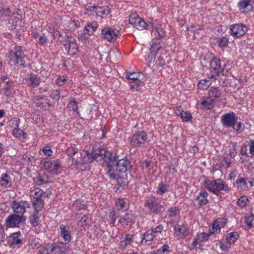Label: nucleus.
Returning a JSON list of instances; mask_svg holds the SVG:
<instances>
[{"instance_id":"nucleus-64","label":"nucleus","mask_w":254,"mask_h":254,"mask_svg":"<svg viewBox=\"0 0 254 254\" xmlns=\"http://www.w3.org/2000/svg\"><path fill=\"white\" fill-rule=\"evenodd\" d=\"M19 120L16 118H12L10 121V125L11 127H19Z\"/></svg>"},{"instance_id":"nucleus-62","label":"nucleus","mask_w":254,"mask_h":254,"mask_svg":"<svg viewBox=\"0 0 254 254\" xmlns=\"http://www.w3.org/2000/svg\"><path fill=\"white\" fill-rule=\"evenodd\" d=\"M44 176H38L35 180V183L39 186H40L42 184L47 183L48 181H46L44 178Z\"/></svg>"},{"instance_id":"nucleus-11","label":"nucleus","mask_w":254,"mask_h":254,"mask_svg":"<svg viewBox=\"0 0 254 254\" xmlns=\"http://www.w3.org/2000/svg\"><path fill=\"white\" fill-rule=\"evenodd\" d=\"M129 22L134 27L139 30L145 29L147 24L135 13H131L129 17Z\"/></svg>"},{"instance_id":"nucleus-36","label":"nucleus","mask_w":254,"mask_h":254,"mask_svg":"<svg viewBox=\"0 0 254 254\" xmlns=\"http://www.w3.org/2000/svg\"><path fill=\"white\" fill-rule=\"evenodd\" d=\"M86 203L80 199H76L73 204L72 207L77 210L80 211L86 208Z\"/></svg>"},{"instance_id":"nucleus-45","label":"nucleus","mask_w":254,"mask_h":254,"mask_svg":"<svg viewBox=\"0 0 254 254\" xmlns=\"http://www.w3.org/2000/svg\"><path fill=\"white\" fill-rule=\"evenodd\" d=\"M53 248L52 244L48 243L44 247H41L39 250V254H50L53 253V250H51Z\"/></svg>"},{"instance_id":"nucleus-53","label":"nucleus","mask_w":254,"mask_h":254,"mask_svg":"<svg viewBox=\"0 0 254 254\" xmlns=\"http://www.w3.org/2000/svg\"><path fill=\"white\" fill-rule=\"evenodd\" d=\"M214 183L215 180L212 181L205 180L204 182V185L206 189H207L213 193V190H214Z\"/></svg>"},{"instance_id":"nucleus-59","label":"nucleus","mask_w":254,"mask_h":254,"mask_svg":"<svg viewBox=\"0 0 254 254\" xmlns=\"http://www.w3.org/2000/svg\"><path fill=\"white\" fill-rule=\"evenodd\" d=\"M153 164L151 162L145 160L141 163V166L143 168H145L147 170H151L153 168Z\"/></svg>"},{"instance_id":"nucleus-31","label":"nucleus","mask_w":254,"mask_h":254,"mask_svg":"<svg viewBox=\"0 0 254 254\" xmlns=\"http://www.w3.org/2000/svg\"><path fill=\"white\" fill-rule=\"evenodd\" d=\"M53 36L54 38H57L61 42L65 43L70 37L64 32H61L59 31L54 32Z\"/></svg>"},{"instance_id":"nucleus-6","label":"nucleus","mask_w":254,"mask_h":254,"mask_svg":"<svg viewBox=\"0 0 254 254\" xmlns=\"http://www.w3.org/2000/svg\"><path fill=\"white\" fill-rule=\"evenodd\" d=\"M210 78H213L220 73H222L224 71V67L221 65V61L219 58L214 57L211 60L210 62Z\"/></svg>"},{"instance_id":"nucleus-27","label":"nucleus","mask_w":254,"mask_h":254,"mask_svg":"<svg viewBox=\"0 0 254 254\" xmlns=\"http://www.w3.org/2000/svg\"><path fill=\"white\" fill-rule=\"evenodd\" d=\"M0 185L2 187L8 188L11 186V180L10 176L6 173L1 174L0 178Z\"/></svg>"},{"instance_id":"nucleus-60","label":"nucleus","mask_w":254,"mask_h":254,"mask_svg":"<svg viewBox=\"0 0 254 254\" xmlns=\"http://www.w3.org/2000/svg\"><path fill=\"white\" fill-rule=\"evenodd\" d=\"M210 234L206 233H202L200 234L197 235V239L199 240V242H204L208 240Z\"/></svg>"},{"instance_id":"nucleus-21","label":"nucleus","mask_w":254,"mask_h":254,"mask_svg":"<svg viewBox=\"0 0 254 254\" xmlns=\"http://www.w3.org/2000/svg\"><path fill=\"white\" fill-rule=\"evenodd\" d=\"M215 103L214 99H212L209 97L206 98H202L200 100L199 104L200 105V108L203 110H210L213 107Z\"/></svg>"},{"instance_id":"nucleus-30","label":"nucleus","mask_w":254,"mask_h":254,"mask_svg":"<svg viewBox=\"0 0 254 254\" xmlns=\"http://www.w3.org/2000/svg\"><path fill=\"white\" fill-rule=\"evenodd\" d=\"M160 40L157 38H154L152 40L150 49L151 54H156L158 51L162 48Z\"/></svg>"},{"instance_id":"nucleus-44","label":"nucleus","mask_w":254,"mask_h":254,"mask_svg":"<svg viewBox=\"0 0 254 254\" xmlns=\"http://www.w3.org/2000/svg\"><path fill=\"white\" fill-rule=\"evenodd\" d=\"M12 14V12L8 7L0 6V19L3 16L9 17Z\"/></svg>"},{"instance_id":"nucleus-29","label":"nucleus","mask_w":254,"mask_h":254,"mask_svg":"<svg viewBox=\"0 0 254 254\" xmlns=\"http://www.w3.org/2000/svg\"><path fill=\"white\" fill-rule=\"evenodd\" d=\"M221 95V92L218 88L214 87H211L210 88L208 92V97L212 99H214V101L218 100L220 98Z\"/></svg>"},{"instance_id":"nucleus-58","label":"nucleus","mask_w":254,"mask_h":254,"mask_svg":"<svg viewBox=\"0 0 254 254\" xmlns=\"http://www.w3.org/2000/svg\"><path fill=\"white\" fill-rule=\"evenodd\" d=\"M48 42V39L47 36L43 35L42 36H40L38 44L41 46H45Z\"/></svg>"},{"instance_id":"nucleus-49","label":"nucleus","mask_w":254,"mask_h":254,"mask_svg":"<svg viewBox=\"0 0 254 254\" xmlns=\"http://www.w3.org/2000/svg\"><path fill=\"white\" fill-rule=\"evenodd\" d=\"M77 104V102L75 100L74 98H72L69 102V108H71L73 111L76 113L78 117H80V114L78 111Z\"/></svg>"},{"instance_id":"nucleus-43","label":"nucleus","mask_w":254,"mask_h":254,"mask_svg":"<svg viewBox=\"0 0 254 254\" xmlns=\"http://www.w3.org/2000/svg\"><path fill=\"white\" fill-rule=\"evenodd\" d=\"M240 9L243 11H245L246 9L250 10L252 9L250 4V0H242L239 3Z\"/></svg>"},{"instance_id":"nucleus-22","label":"nucleus","mask_w":254,"mask_h":254,"mask_svg":"<svg viewBox=\"0 0 254 254\" xmlns=\"http://www.w3.org/2000/svg\"><path fill=\"white\" fill-rule=\"evenodd\" d=\"M177 238L180 239L187 236L189 233L187 228L183 225H177L174 228Z\"/></svg>"},{"instance_id":"nucleus-8","label":"nucleus","mask_w":254,"mask_h":254,"mask_svg":"<svg viewBox=\"0 0 254 254\" xmlns=\"http://www.w3.org/2000/svg\"><path fill=\"white\" fill-rule=\"evenodd\" d=\"M25 217L23 215L16 214L10 215L6 219L5 225L7 228L19 227L20 224L25 221Z\"/></svg>"},{"instance_id":"nucleus-33","label":"nucleus","mask_w":254,"mask_h":254,"mask_svg":"<svg viewBox=\"0 0 254 254\" xmlns=\"http://www.w3.org/2000/svg\"><path fill=\"white\" fill-rule=\"evenodd\" d=\"M41 82V78L35 74H31L30 75L29 78V86H31L33 88L37 87Z\"/></svg>"},{"instance_id":"nucleus-52","label":"nucleus","mask_w":254,"mask_h":254,"mask_svg":"<svg viewBox=\"0 0 254 254\" xmlns=\"http://www.w3.org/2000/svg\"><path fill=\"white\" fill-rule=\"evenodd\" d=\"M249 201V199L246 196H243L238 199L237 203L241 208H244L247 205Z\"/></svg>"},{"instance_id":"nucleus-18","label":"nucleus","mask_w":254,"mask_h":254,"mask_svg":"<svg viewBox=\"0 0 254 254\" xmlns=\"http://www.w3.org/2000/svg\"><path fill=\"white\" fill-rule=\"evenodd\" d=\"M214 186L213 193L217 195L219 194L221 190L227 191L229 190L227 184L221 179L215 180Z\"/></svg>"},{"instance_id":"nucleus-38","label":"nucleus","mask_w":254,"mask_h":254,"mask_svg":"<svg viewBox=\"0 0 254 254\" xmlns=\"http://www.w3.org/2000/svg\"><path fill=\"white\" fill-rule=\"evenodd\" d=\"M152 233V230H150L149 229L147 230L143 235H142L141 237L142 241L141 243L143 244L144 241V243H146L147 242H150L152 241L155 237Z\"/></svg>"},{"instance_id":"nucleus-34","label":"nucleus","mask_w":254,"mask_h":254,"mask_svg":"<svg viewBox=\"0 0 254 254\" xmlns=\"http://www.w3.org/2000/svg\"><path fill=\"white\" fill-rule=\"evenodd\" d=\"M229 38L230 36L229 35L218 37L217 39L218 46L221 48L227 47L229 43Z\"/></svg>"},{"instance_id":"nucleus-40","label":"nucleus","mask_w":254,"mask_h":254,"mask_svg":"<svg viewBox=\"0 0 254 254\" xmlns=\"http://www.w3.org/2000/svg\"><path fill=\"white\" fill-rule=\"evenodd\" d=\"M236 184L239 189L248 190L249 187L247 184L246 179L245 178H240L237 179L236 182Z\"/></svg>"},{"instance_id":"nucleus-25","label":"nucleus","mask_w":254,"mask_h":254,"mask_svg":"<svg viewBox=\"0 0 254 254\" xmlns=\"http://www.w3.org/2000/svg\"><path fill=\"white\" fill-rule=\"evenodd\" d=\"M12 134L14 137L22 141L26 139L28 137L27 134L18 127H14L12 131Z\"/></svg>"},{"instance_id":"nucleus-12","label":"nucleus","mask_w":254,"mask_h":254,"mask_svg":"<svg viewBox=\"0 0 254 254\" xmlns=\"http://www.w3.org/2000/svg\"><path fill=\"white\" fill-rule=\"evenodd\" d=\"M230 33L235 38L244 36L248 30L247 27L243 24H232L230 27Z\"/></svg>"},{"instance_id":"nucleus-24","label":"nucleus","mask_w":254,"mask_h":254,"mask_svg":"<svg viewBox=\"0 0 254 254\" xmlns=\"http://www.w3.org/2000/svg\"><path fill=\"white\" fill-rule=\"evenodd\" d=\"M116 205L119 210H127L129 207V200L126 198H118L116 201Z\"/></svg>"},{"instance_id":"nucleus-56","label":"nucleus","mask_w":254,"mask_h":254,"mask_svg":"<svg viewBox=\"0 0 254 254\" xmlns=\"http://www.w3.org/2000/svg\"><path fill=\"white\" fill-rule=\"evenodd\" d=\"M43 193V191L41 189H40L39 188H37V189H35L34 194L33 195V197H34V198L35 199V200L42 199V195Z\"/></svg>"},{"instance_id":"nucleus-28","label":"nucleus","mask_w":254,"mask_h":254,"mask_svg":"<svg viewBox=\"0 0 254 254\" xmlns=\"http://www.w3.org/2000/svg\"><path fill=\"white\" fill-rule=\"evenodd\" d=\"M61 237L64 239L65 244H68L71 240V235L66 227L63 225L60 226Z\"/></svg>"},{"instance_id":"nucleus-61","label":"nucleus","mask_w":254,"mask_h":254,"mask_svg":"<svg viewBox=\"0 0 254 254\" xmlns=\"http://www.w3.org/2000/svg\"><path fill=\"white\" fill-rule=\"evenodd\" d=\"M42 152L44 155L47 157H50L52 155L53 151L49 146H46L42 149Z\"/></svg>"},{"instance_id":"nucleus-46","label":"nucleus","mask_w":254,"mask_h":254,"mask_svg":"<svg viewBox=\"0 0 254 254\" xmlns=\"http://www.w3.org/2000/svg\"><path fill=\"white\" fill-rule=\"evenodd\" d=\"M29 221L32 226H37L40 223V219L38 215V213L34 212V214L29 217Z\"/></svg>"},{"instance_id":"nucleus-57","label":"nucleus","mask_w":254,"mask_h":254,"mask_svg":"<svg viewBox=\"0 0 254 254\" xmlns=\"http://www.w3.org/2000/svg\"><path fill=\"white\" fill-rule=\"evenodd\" d=\"M163 229V226L161 224H159L157 227L154 228H151L150 230H152L153 234L155 237L157 236L159 233H161Z\"/></svg>"},{"instance_id":"nucleus-10","label":"nucleus","mask_w":254,"mask_h":254,"mask_svg":"<svg viewBox=\"0 0 254 254\" xmlns=\"http://www.w3.org/2000/svg\"><path fill=\"white\" fill-rule=\"evenodd\" d=\"M30 204L25 200H21L20 201L13 200L11 202L10 207L15 214L23 215L26 211V209L30 208Z\"/></svg>"},{"instance_id":"nucleus-42","label":"nucleus","mask_w":254,"mask_h":254,"mask_svg":"<svg viewBox=\"0 0 254 254\" xmlns=\"http://www.w3.org/2000/svg\"><path fill=\"white\" fill-rule=\"evenodd\" d=\"M33 205L34 208V212L38 213L42 210L44 206V202L43 199L35 200L33 201Z\"/></svg>"},{"instance_id":"nucleus-13","label":"nucleus","mask_w":254,"mask_h":254,"mask_svg":"<svg viewBox=\"0 0 254 254\" xmlns=\"http://www.w3.org/2000/svg\"><path fill=\"white\" fill-rule=\"evenodd\" d=\"M238 117L234 112H229L224 114L221 117V123L225 127H232L236 124Z\"/></svg>"},{"instance_id":"nucleus-16","label":"nucleus","mask_w":254,"mask_h":254,"mask_svg":"<svg viewBox=\"0 0 254 254\" xmlns=\"http://www.w3.org/2000/svg\"><path fill=\"white\" fill-rule=\"evenodd\" d=\"M64 46L69 55L74 54L77 52V45L75 39L72 37H70L67 42L64 44Z\"/></svg>"},{"instance_id":"nucleus-47","label":"nucleus","mask_w":254,"mask_h":254,"mask_svg":"<svg viewBox=\"0 0 254 254\" xmlns=\"http://www.w3.org/2000/svg\"><path fill=\"white\" fill-rule=\"evenodd\" d=\"M91 8H93V9H95V12L98 15H100L101 14H108L110 13V9L109 7H98L97 8L95 6H93L91 7Z\"/></svg>"},{"instance_id":"nucleus-23","label":"nucleus","mask_w":254,"mask_h":254,"mask_svg":"<svg viewBox=\"0 0 254 254\" xmlns=\"http://www.w3.org/2000/svg\"><path fill=\"white\" fill-rule=\"evenodd\" d=\"M52 246L51 250H53V253L55 252V254H65L67 247L63 243H54L52 244Z\"/></svg>"},{"instance_id":"nucleus-3","label":"nucleus","mask_w":254,"mask_h":254,"mask_svg":"<svg viewBox=\"0 0 254 254\" xmlns=\"http://www.w3.org/2000/svg\"><path fill=\"white\" fill-rule=\"evenodd\" d=\"M8 58L9 64L11 65L18 64L23 66L26 59L21 46H16L12 49L9 53Z\"/></svg>"},{"instance_id":"nucleus-37","label":"nucleus","mask_w":254,"mask_h":254,"mask_svg":"<svg viewBox=\"0 0 254 254\" xmlns=\"http://www.w3.org/2000/svg\"><path fill=\"white\" fill-rule=\"evenodd\" d=\"M169 186L161 182L159 184L157 189L155 192L159 195H163L165 192L169 191Z\"/></svg>"},{"instance_id":"nucleus-1","label":"nucleus","mask_w":254,"mask_h":254,"mask_svg":"<svg viewBox=\"0 0 254 254\" xmlns=\"http://www.w3.org/2000/svg\"><path fill=\"white\" fill-rule=\"evenodd\" d=\"M66 152L67 155L72 158V163L77 169L80 168L84 164L91 163L93 160L98 161L103 159L107 163L108 158L114 155V154L102 148L97 149L93 153L85 149L80 151L75 147H70L67 148Z\"/></svg>"},{"instance_id":"nucleus-41","label":"nucleus","mask_w":254,"mask_h":254,"mask_svg":"<svg viewBox=\"0 0 254 254\" xmlns=\"http://www.w3.org/2000/svg\"><path fill=\"white\" fill-rule=\"evenodd\" d=\"M134 216L132 214L127 213L119 220V222L123 225H127L132 222Z\"/></svg>"},{"instance_id":"nucleus-48","label":"nucleus","mask_w":254,"mask_h":254,"mask_svg":"<svg viewBox=\"0 0 254 254\" xmlns=\"http://www.w3.org/2000/svg\"><path fill=\"white\" fill-rule=\"evenodd\" d=\"M168 245H164L159 249L155 251L152 254H169L170 251Z\"/></svg>"},{"instance_id":"nucleus-20","label":"nucleus","mask_w":254,"mask_h":254,"mask_svg":"<svg viewBox=\"0 0 254 254\" xmlns=\"http://www.w3.org/2000/svg\"><path fill=\"white\" fill-rule=\"evenodd\" d=\"M22 235L20 232H16L12 234L7 240V243L9 246L21 244Z\"/></svg>"},{"instance_id":"nucleus-63","label":"nucleus","mask_w":254,"mask_h":254,"mask_svg":"<svg viewBox=\"0 0 254 254\" xmlns=\"http://www.w3.org/2000/svg\"><path fill=\"white\" fill-rule=\"evenodd\" d=\"M243 124L241 122H238L237 123V121L236 122V124H235L234 126H233L232 127L234 128V130L236 132H240L243 130Z\"/></svg>"},{"instance_id":"nucleus-26","label":"nucleus","mask_w":254,"mask_h":254,"mask_svg":"<svg viewBox=\"0 0 254 254\" xmlns=\"http://www.w3.org/2000/svg\"><path fill=\"white\" fill-rule=\"evenodd\" d=\"M13 82L11 80H8L1 89V92L7 97L10 96L12 93L13 90Z\"/></svg>"},{"instance_id":"nucleus-17","label":"nucleus","mask_w":254,"mask_h":254,"mask_svg":"<svg viewBox=\"0 0 254 254\" xmlns=\"http://www.w3.org/2000/svg\"><path fill=\"white\" fill-rule=\"evenodd\" d=\"M150 24L152 28V33L155 36V38L160 40L165 36V31L160 25L155 22H151Z\"/></svg>"},{"instance_id":"nucleus-14","label":"nucleus","mask_w":254,"mask_h":254,"mask_svg":"<svg viewBox=\"0 0 254 254\" xmlns=\"http://www.w3.org/2000/svg\"><path fill=\"white\" fill-rule=\"evenodd\" d=\"M119 31L111 27H105L101 31V34L104 39L112 42L117 40Z\"/></svg>"},{"instance_id":"nucleus-54","label":"nucleus","mask_w":254,"mask_h":254,"mask_svg":"<svg viewBox=\"0 0 254 254\" xmlns=\"http://www.w3.org/2000/svg\"><path fill=\"white\" fill-rule=\"evenodd\" d=\"M90 219L87 216L84 215L81 218L80 223L82 226H89L90 224Z\"/></svg>"},{"instance_id":"nucleus-39","label":"nucleus","mask_w":254,"mask_h":254,"mask_svg":"<svg viewBox=\"0 0 254 254\" xmlns=\"http://www.w3.org/2000/svg\"><path fill=\"white\" fill-rule=\"evenodd\" d=\"M239 235L237 232H233L227 234V243L229 244H234L238 239Z\"/></svg>"},{"instance_id":"nucleus-51","label":"nucleus","mask_w":254,"mask_h":254,"mask_svg":"<svg viewBox=\"0 0 254 254\" xmlns=\"http://www.w3.org/2000/svg\"><path fill=\"white\" fill-rule=\"evenodd\" d=\"M168 215L170 217H176V215L179 213L180 211L178 207H171L170 208L168 211Z\"/></svg>"},{"instance_id":"nucleus-5","label":"nucleus","mask_w":254,"mask_h":254,"mask_svg":"<svg viewBox=\"0 0 254 254\" xmlns=\"http://www.w3.org/2000/svg\"><path fill=\"white\" fill-rule=\"evenodd\" d=\"M40 166L41 168L49 170V173L51 174L58 175L63 171L61 161L59 159L42 161Z\"/></svg>"},{"instance_id":"nucleus-2","label":"nucleus","mask_w":254,"mask_h":254,"mask_svg":"<svg viewBox=\"0 0 254 254\" xmlns=\"http://www.w3.org/2000/svg\"><path fill=\"white\" fill-rule=\"evenodd\" d=\"M107 165L108 168L107 174L114 180L119 178L118 173H125L130 167L129 162L127 157L121 159L116 154L108 158Z\"/></svg>"},{"instance_id":"nucleus-4","label":"nucleus","mask_w":254,"mask_h":254,"mask_svg":"<svg viewBox=\"0 0 254 254\" xmlns=\"http://www.w3.org/2000/svg\"><path fill=\"white\" fill-rule=\"evenodd\" d=\"M144 206L150 213L159 214L165 210L164 206L161 204L158 199L155 196H149L146 198Z\"/></svg>"},{"instance_id":"nucleus-7","label":"nucleus","mask_w":254,"mask_h":254,"mask_svg":"<svg viewBox=\"0 0 254 254\" xmlns=\"http://www.w3.org/2000/svg\"><path fill=\"white\" fill-rule=\"evenodd\" d=\"M147 139L145 131H137L129 138L130 145L132 147H138L144 144Z\"/></svg>"},{"instance_id":"nucleus-9","label":"nucleus","mask_w":254,"mask_h":254,"mask_svg":"<svg viewBox=\"0 0 254 254\" xmlns=\"http://www.w3.org/2000/svg\"><path fill=\"white\" fill-rule=\"evenodd\" d=\"M140 74L137 72H127L126 73V78L130 80L129 85L132 89H135L136 91L141 89L140 84L141 83L139 79Z\"/></svg>"},{"instance_id":"nucleus-19","label":"nucleus","mask_w":254,"mask_h":254,"mask_svg":"<svg viewBox=\"0 0 254 254\" xmlns=\"http://www.w3.org/2000/svg\"><path fill=\"white\" fill-rule=\"evenodd\" d=\"M175 114L176 116L180 117L184 122H188L192 118L191 114L183 111L181 106L176 107Z\"/></svg>"},{"instance_id":"nucleus-50","label":"nucleus","mask_w":254,"mask_h":254,"mask_svg":"<svg viewBox=\"0 0 254 254\" xmlns=\"http://www.w3.org/2000/svg\"><path fill=\"white\" fill-rule=\"evenodd\" d=\"M245 222L249 227H254V215L251 214L248 216H245Z\"/></svg>"},{"instance_id":"nucleus-35","label":"nucleus","mask_w":254,"mask_h":254,"mask_svg":"<svg viewBox=\"0 0 254 254\" xmlns=\"http://www.w3.org/2000/svg\"><path fill=\"white\" fill-rule=\"evenodd\" d=\"M225 222L223 219H217L212 224L213 233L220 232V229L223 227Z\"/></svg>"},{"instance_id":"nucleus-15","label":"nucleus","mask_w":254,"mask_h":254,"mask_svg":"<svg viewBox=\"0 0 254 254\" xmlns=\"http://www.w3.org/2000/svg\"><path fill=\"white\" fill-rule=\"evenodd\" d=\"M32 101L38 110L46 111L50 106V103L45 100L44 96H35L33 97Z\"/></svg>"},{"instance_id":"nucleus-32","label":"nucleus","mask_w":254,"mask_h":254,"mask_svg":"<svg viewBox=\"0 0 254 254\" xmlns=\"http://www.w3.org/2000/svg\"><path fill=\"white\" fill-rule=\"evenodd\" d=\"M97 27L98 24L95 21L87 24L84 29V34L91 35L93 34Z\"/></svg>"},{"instance_id":"nucleus-55","label":"nucleus","mask_w":254,"mask_h":254,"mask_svg":"<svg viewBox=\"0 0 254 254\" xmlns=\"http://www.w3.org/2000/svg\"><path fill=\"white\" fill-rule=\"evenodd\" d=\"M210 85L209 81L208 80H201L198 84V87L199 89H206Z\"/></svg>"}]
</instances>
